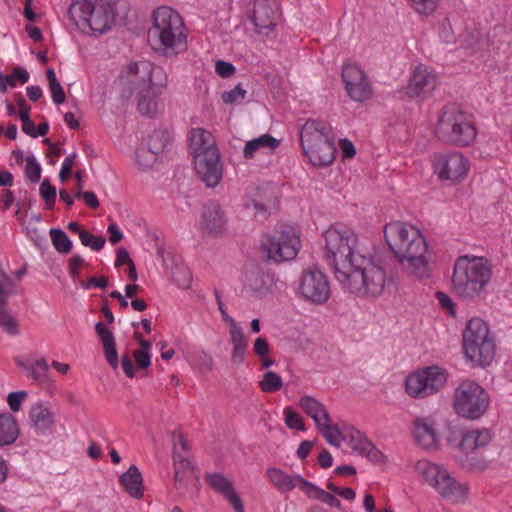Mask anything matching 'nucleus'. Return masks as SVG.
I'll return each mask as SVG.
<instances>
[{
	"mask_svg": "<svg viewBox=\"0 0 512 512\" xmlns=\"http://www.w3.org/2000/svg\"><path fill=\"white\" fill-rule=\"evenodd\" d=\"M246 94L247 91L241 84H238L233 89L223 92L221 98L225 104H240L245 99Z\"/></svg>",
	"mask_w": 512,
	"mask_h": 512,
	"instance_id": "de8ad7c7",
	"label": "nucleus"
},
{
	"mask_svg": "<svg viewBox=\"0 0 512 512\" xmlns=\"http://www.w3.org/2000/svg\"><path fill=\"white\" fill-rule=\"evenodd\" d=\"M283 386L282 378L274 371H267L259 381V388L265 393L279 391Z\"/></svg>",
	"mask_w": 512,
	"mask_h": 512,
	"instance_id": "ea45409f",
	"label": "nucleus"
},
{
	"mask_svg": "<svg viewBox=\"0 0 512 512\" xmlns=\"http://www.w3.org/2000/svg\"><path fill=\"white\" fill-rule=\"evenodd\" d=\"M27 397L26 391L11 392L7 397V403L13 412H18L23 401Z\"/></svg>",
	"mask_w": 512,
	"mask_h": 512,
	"instance_id": "864d4df0",
	"label": "nucleus"
},
{
	"mask_svg": "<svg viewBox=\"0 0 512 512\" xmlns=\"http://www.w3.org/2000/svg\"><path fill=\"white\" fill-rule=\"evenodd\" d=\"M79 238L84 246L89 247L94 251H100L104 247L106 242L104 237L95 236L86 230L80 231Z\"/></svg>",
	"mask_w": 512,
	"mask_h": 512,
	"instance_id": "49530a36",
	"label": "nucleus"
},
{
	"mask_svg": "<svg viewBox=\"0 0 512 512\" xmlns=\"http://www.w3.org/2000/svg\"><path fill=\"white\" fill-rule=\"evenodd\" d=\"M280 144V140L272 137L270 134H262L257 138L247 141L243 149V156L246 159L254 157L255 153H267L275 150Z\"/></svg>",
	"mask_w": 512,
	"mask_h": 512,
	"instance_id": "72a5a7b5",
	"label": "nucleus"
},
{
	"mask_svg": "<svg viewBox=\"0 0 512 512\" xmlns=\"http://www.w3.org/2000/svg\"><path fill=\"white\" fill-rule=\"evenodd\" d=\"M436 298H437L438 302L440 303V305L444 309H446L447 312L451 316H455V314H456L455 304H454L452 298L448 294H446L444 292H437Z\"/></svg>",
	"mask_w": 512,
	"mask_h": 512,
	"instance_id": "4d7b16f0",
	"label": "nucleus"
},
{
	"mask_svg": "<svg viewBox=\"0 0 512 512\" xmlns=\"http://www.w3.org/2000/svg\"><path fill=\"white\" fill-rule=\"evenodd\" d=\"M200 224L210 233H220L225 228L226 216L219 205L208 203L203 208Z\"/></svg>",
	"mask_w": 512,
	"mask_h": 512,
	"instance_id": "c756f323",
	"label": "nucleus"
},
{
	"mask_svg": "<svg viewBox=\"0 0 512 512\" xmlns=\"http://www.w3.org/2000/svg\"><path fill=\"white\" fill-rule=\"evenodd\" d=\"M493 268L486 257L459 256L454 263L451 277L452 292L461 300L474 302L485 295L491 282Z\"/></svg>",
	"mask_w": 512,
	"mask_h": 512,
	"instance_id": "7ed1b4c3",
	"label": "nucleus"
},
{
	"mask_svg": "<svg viewBox=\"0 0 512 512\" xmlns=\"http://www.w3.org/2000/svg\"><path fill=\"white\" fill-rule=\"evenodd\" d=\"M436 135L458 147L471 145L477 137L473 116L454 105L444 107L437 122Z\"/></svg>",
	"mask_w": 512,
	"mask_h": 512,
	"instance_id": "0eeeda50",
	"label": "nucleus"
},
{
	"mask_svg": "<svg viewBox=\"0 0 512 512\" xmlns=\"http://www.w3.org/2000/svg\"><path fill=\"white\" fill-rule=\"evenodd\" d=\"M215 70L219 76L228 78L234 74L235 67L230 62L219 60L215 64Z\"/></svg>",
	"mask_w": 512,
	"mask_h": 512,
	"instance_id": "bf43d9fd",
	"label": "nucleus"
},
{
	"mask_svg": "<svg viewBox=\"0 0 512 512\" xmlns=\"http://www.w3.org/2000/svg\"><path fill=\"white\" fill-rule=\"evenodd\" d=\"M229 341L232 345L231 362L240 366L245 362L248 349V340L241 325L229 329Z\"/></svg>",
	"mask_w": 512,
	"mask_h": 512,
	"instance_id": "7c9ffc66",
	"label": "nucleus"
},
{
	"mask_svg": "<svg viewBox=\"0 0 512 512\" xmlns=\"http://www.w3.org/2000/svg\"><path fill=\"white\" fill-rule=\"evenodd\" d=\"M300 141L305 156L313 166L333 163L337 148L331 125L323 120L309 119L301 129Z\"/></svg>",
	"mask_w": 512,
	"mask_h": 512,
	"instance_id": "39448f33",
	"label": "nucleus"
},
{
	"mask_svg": "<svg viewBox=\"0 0 512 512\" xmlns=\"http://www.w3.org/2000/svg\"><path fill=\"white\" fill-rule=\"evenodd\" d=\"M415 443L425 450H437L441 446L442 434L439 423L433 416H421L412 422Z\"/></svg>",
	"mask_w": 512,
	"mask_h": 512,
	"instance_id": "f3484780",
	"label": "nucleus"
},
{
	"mask_svg": "<svg viewBox=\"0 0 512 512\" xmlns=\"http://www.w3.org/2000/svg\"><path fill=\"white\" fill-rule=\"evenodd\" d=\"M384 236L389 248L405 271L418 278L428 276V245L417 227L394 221L386 224Z\"/></svg>",
	"mask_w": 512,
	"mask_h": 512,
	"instance_id": "f03ea898",
	"label": "nucleus"
},
{
	"mask_svg": "<svg viewBox=\"0 0 512 512\" xmlns=\"http://www.w3.org/2000/svg\"><path fill=\"white\" fill-rule=\"evenodd\" d=\"M120 483L125 491L132 497L139 499L143 496L144 485L139 469L132 465L120 476Z\"/></svg>",
	"mask_w": 512,
	"mask_h": 512,
	"instance_id": "f704fd0d",
	"label": "nucleus"
},
{
	"mask_svg": "<svg viewBox=\"0 0 512 512\" xmlns=\"http://www.w3.org/2000/svg\"><path fill=\"white\" fill-rule=\"evenodd\" d=\"M299 292L307 301L324 304L331 293L327 276L318 268L304 270L300 277Z\"/></svg>",
	"mask_w": 512,
	"mask_h": 512,
	"instance_id": "dca6fc26",
	"label": "nucleus"
},
{
	"mask_svg": "<svg viewBox=\"0 0 512 512\" xmlns=\"http://www.w3.org/2000/svg\"><path fill=\"white\" fill-rule=\"evenodd\" d=\"M253 351L258 357L269 356L271 348L267 339L264 337H257L253 342Z\"/></svg>",
	"mask_w": 512,
	"mask_h": 512,
	"instance_id": "5fc2aeb1",
	"label": "nucleus"
},
{
	"mask_svg": "<svg viewBox=\"0 0 512 512\" xmlns=\"http://www.w3.org/2000/svg\"><path fill=\"white\" fill-rule=\"evenodd\" d=\"M342 80L349 97L358 102L367 100L371 95V87L364 72L359 66L346 63L342 68Z\"/></svg>",
	"mask_w": 512,
	"mask_h": 512,
	"instance_id": "aec40b11",
	"label": "nucleus"
},
{
	"mask_svg": "<svg viewBox=\"0 0 512 512\" xmlns=\"http://www.w3.org/2000/svg\"><path fill=\"white\" fill-rule=\"evenodd\" d=\"M50 237L55 249L59 253H69L72 249V241L68 238L66 233L58 228L50 229Z\"/></svg>",
	"mask_w": 512,
	"mask_h": 512,
	"instance_id": "a19ab883",
	"label": "nucleus"
},
{
	"mask_svg": "<svg viewBox=\"0 0 512 512\" xmlns=\"http://www.w3.org/2000/svg\"><path fill=\"white\" fill-rule=\"evenodd\" d=\"M25 174L33 183H37L40 180L41 165L33 155L27 156L26 158Z\"/></svg>",
	"mask_w": 512,
	"mask_h": 512,
	"instance_id": "8fccbe9b",
	"label": "nucleus"
},
{
	"mask_svg": "<svg viewBox=\"0 0 512 512\" xmlns=\"http://www.w3.org/2000/svg\"><path fill=\"white\" fill-rule=\"evenodd\" d=\"M156 157L157 154L152 152L148 146L147 148L140 147L135 152V161L142 169L150 168L156 161Z\"/></svg>",
	"mask_w": 512,
	"mask_h": 512,
	"instance_id": "a18cd8bd",
	"label": "nucleus"
},
{
	"mask_svg": "<svg viewBox=\"0 0 512 512\" xmlns=\"http://www.w3.org/2000/svg\"><path fill=\"white\" fill-rule=\"evenodd\" d=\"M165 86L151 85L148 89L136 92L133 97L137 100V108L141 115L154 117L163 109V104L158 96Z\"/></svg>",
	"mask_w": 512,
	"mask_h": 512,
	"instance_id": "bb28decb",
	"label": "nucleus"
},
{
	"mask_svg": "<svg viewBox=\"0 0 512 512\" xmlns=\"http://www.w3.org/2000/svg\"><path fill=\"white\" fill-rule=\"evenodd\" d=\"M465 357L474 365L488 366L495 356V342L487 324L478 317L471 318L463 331Z\"/></svg>",
	"mask_w": 512,
	"mask_h": 512,
	"instance_id": "1a4fd4ad",
	"label": "nucleus"
},
{
	"mask_svg": "<svg viewBox=\"0 0 512 512\" xmlns=\"http://www.w3.org/2000/svg\"><path fill=\"white\" fill-rule=\"evenodd\" d=\"M108 285V279L104 276L101 277H91L86 283L82 284V287L85 289H91L93 287L105 289Z\"/></svg>",
	"mask_w": 512,
	"mask_h": 512,
	"instance_id": "e2e57ef3",
	"label": "nucleus"
},
{
	"mask_svg": "<svg viewBox=\"0 0 512 512\" xmlns=\"http://www.w3.org/2000/svg\"><path fill=\"white\" fill-rule=\"evenodd\" d=\"M269 277L261 272L251 273L248 278V288L258 294H264L268 289Z\"/></svg>",
	"mask_w": 512,
	"mask_h": 512,
	"instance_id": "79ce46f5",
	"label": "nucleus"
},
{
	"mask_svg": "<svg viewBox=\"0 0 512 512\" xmlns=\"http://www.w3.org/2000/svg\"><path fill=\"white\" fill-rule=\"evenodd\" d=\"M206 481L216 492L223 495L226 501L233 507L235 512H244V505L236 493L232 482L221 473H207Z\"/></svg>",
	"mask_w": 512,
	"mask_h": 512,
	"instance_id": "a878e982",
	"label": "nucleus"
},
{
	"mask_svg": "<svg viewBox=\"0 0 512 512\" xmlns=\"http://www.w3.org/2000/svg\"><path fill=\"white\" fill-rule=\"evenodd\" d=\"M299 407L313 420L319 433L329 444H336L337 425L332 423L326 406L310 395H303L298 401Z\"/></svg>",
	"mask_w": 512,
	"mask_h": 512,
	"instance_id": "2eb2a0df",
	"label": "nucleus"
},
{
	"mask_svg": "<svg viewBox=\"0 0 512 512\" xmlns=\"http://www.w3.org/2000/svg\"><path fill=\"white\" fill-rule=\"evenodd\" d=\"M432 166L440 180L458 183L467 177L470 160L459 151H443L434 155Z\"/></svg>",
	"mask_w": 512,
	"mask_h": 512,
	"instance_id": "4468645a",
	"label": "nucleus"
},
{
	"mask_svg": "<svg viewBox=\"0 0 512 512\" xmlns=\"http://www.w3.org/2000/svg\"><path fill=\"white\" fill-rule=\"evenodd\" d=\"M69 15L78 27H88L94 32L104 33L114 23V3L112 0H74L70 5Z\"/></svg>",
	"mask_w": 512,
	"mask_h": 512,
	"instance_id": "6e6552de",
	"label": "nucleus"
},
{
	"mask_svg": "<svg viewBox=\"0 0 512 512\" xmlns=\"http://www.w3.org/2000/svg\"><path fill=\"white\" fill-rule=\"evenodd\" d=\"M215 298H216V301H217V304H218V310L222 316V320L228 324V327L229 329L232 328V327H235L237 325H240L238 322H236V320L234 318H232L231 316H229V314L227 313L226 311V308L221 300V295L218 291H215Z\"/></svg>",
	"mask_w": 512,
	"mask_h": 512,
	"instance_id": "6e6d98bb",
	"label": "nucleus"
},
{
	"mask_svg": "<svg viewBox=\"0 0 512 512\" xmlns=\"http://www.w3.org/2000/svg\"><path fill=\"white\" fill-rule=\"evenodd\" d=\"M39 192L47 208H52L56 201L57 193L55 187L50 184L49 180L45 179L42 181Z\"/></svg>",
	"mask_w": 512,
	"mask_h": 512,
	"instance_id": "3c124183",
	"label": "nucleus"
},
{
	"mask_svg": "<svg viewBox=\"0 0 512 512\" xmlns=\"http://www.w3.org/2000/svg\"><path fill=\"white\" fill-rule=\"evenodd\" d=\"M107 231L109 233V241L112 244H117L118 242H120L122 240L123 233L120 231V229L117 226V224H115V223L110 224L108 226Z\"/></svg>",
	"mask_w": 512,
	"mask_h": 512,
	"instance_id": "774afa93",
	"label": "nucleus"
},
{
	"mask_svg": "<svg viewBox=\"0 0 512 512\" xmlns=\"http://www.w3.org/2000/svg\"><path fill=\"white\" fill-rule=\"evenodd\" d=\"M269 481L281 492L287 493L298 488L304 494L307 491L310 481L299 474H288L282 469L269 467L266 470Z\"/></svg>",
	"mask_w": 512,
	"mask_h": 512,
	"instance_id": "393cba45",
	"label": "nucleus"
},
{
	"mask_svg": "<svg viewBox=\"0 0 512 512\" xmlns=\"http://www.w3.org/2000/svg\"><path fill=\"white\" fill-rule=\"evenodd\" d=\"M278 3L275 0H255L251 21L258 34L268 36L278 19Z\"/></svg>",
	"mask_w": 512,
	"mask_h": 512,
	"instance_id": "4be33fe9",
	"label": "nucleus"
},
{
	"mask_svg": "<svg viewBox=\"0 0 512 512\" xmlns=\"http://www.w3.org/2000/svg\"><path fill=\"white\" fill-rule=\"evenodd\" d=\"M170 140L169 133L164 129L155 130L148 136L147 146L157 155L164 151Z\"/></svg>",
	"mask_w": 512,
	"mask_h": 512,
	"instance_id": "58836bf2",
	"label": "nucleus"
},
{
	"mask_svg": "<svg viewBox=\"0 0 512 512\" xmlns=\"http://www.w3.org/2000/svg\"><path fill=\"white\" fill-rule=\"evenodd\" d=\"M194 165L201 180L209 187H215L222 178V164L218 148L198 154L194 157Z\"/></svg>",
	"mask_w": 512,
	"mask_h": 512,
	"instance_id": "412c9836",
	"label": "nucleus"
},
{
	"mask_svg": "<svg viewBox=\"0 0 512 512\" xmlns=\"http://www.w3.org/2000/svg\"><path fill=\"white\" fill-rule=\"evenodd\" d=\"M324 240V260L343 291L362 298L382 294L386 271L365 254L359 236L351 228L331 226L325 231Z\"/></svg>",
	"mask_w": 512,
	"mask_h": 512,
	"instance_id": "f257e3e1",
	"label": "nucleus"
},
{
	"mask_svg": "<svg viewBox=\"0 0 512 512\" xmlns=\"http://www.w3.org/2000/svg\"><path fill=\"white\" fill-rule=\"evenodd\" d=\"M340 148L345 158H353L356 154L354 144L348 139L340 140Z\"/></svg>",
	"mask_w": 512,
	"mask_h": 512,
	"instance_id": "0e129e2a",
	"label": "nucleus"
},
{
	"mask_svg": "<svg viewBox=\"0 0 512 512\" xmlns=\"http://www.w3.org/2000/svg\"><path fill=\"white\" fill-rule=\"evenodd\" d=\"M20 430L16 419L9 413L0 414V447L13 444Z\"/></svg>",
	"mask_w": 512,
	"mask_h": 512,
	"instance_id": "c9c22d12",
	"label": "nucleus"
},
{
	"mask_svg": "<svg viewBox=\"0 0 512 512\" xmlns=\"http://www.w3.org/2000/svg\"><path fill=\"white\" fill-rule=\"evenodd\" d=\"M447 382V372L438 366H429L410 374L405 389L413 398H426L437 393Z\"/></svg>",
	"mask_w": 512,
	"mask_h": 512,
	"instance_id": "ddd939ff",
	"label": "nucleus"
},
{
	"mask_svg": "<svg viewBox=\"0 0 512 512\" xmlns=\"http://www.w3.org/2000/svg\"><path fill=\"white\" fill-rule=\"evenodd\" d=\"M490 403L489 394L477 382L463 380L455 389L453 408L457 415L469 420L481 418Z\"/></svg>",
	"mask_w": 512,
	"mask_h": 512,
	"instance_id": "9b49d317",
	"label": "nucleus"
},
{
	"mask_svg": "<svg viewBox=\"0 0 512 512\" xmlns=\"http://www.w3.org/2000/svg\"><path fill=\"white\" fill-rule=\"evenodd\" d=\"M16 292L15 281L0 268V327L9 336L20 333L17 318L8 309V297Z\"/></svg>",
	"mask_w": 512,
	"mask_h": 512,
	"instance_id": "a211bd4d",
	"label": "nucleus"
},
{
	"mask_svg": "<svg viewBox=\"0 0 512 512\" xmlns=\"http://www.w3.org/2000/svg\"><path fill=\"white\" fill-rule=\"evenodd\" d=\"M134 358L137 366L141 369H146L151 365V356L148 352L135 350Z\"/></svg>",
	"mask_w": 512,
	"mask_h": 512,
	"instance_id": "680f3d73",
	"label": "nucleus"
},
{
	"mask_svg": "<svg viewBox=\"0 0 512 512\" xmlns=\"http://www.w3.org/2000/svg\"><path fill=\"white\" fill-rule=\"evenodd\" d=\"M212 148H217L214 137L203 128H194L189 135V149L193 157L204 154Z\"/></svg>",
	"mask_w": 512,
	"mask_h": 512,
	"instance_id": "2f4dec72",
	"label": "nucleus"
},
{
	"mask_svg": "<svg viewBox=\"0 0 512 512\" xmlns=\"http://www.w3.org/2000/svg\"><path fill=\"white\" fill-rule=\"evenodd\" d=\"M314 445V442L313 441H309V440H304L300 443L297 451H296V455L297 457L300 459V460H304L307 458V456L309 455L312 447Z\"/></svg>",
	"mask_w": 512,
	"mask_h": 512,
	"instance_id": "69168bd1",
	"label": "nucleus"
},
{
	"mask_svg": "<svg viewBox=\"0 0 512 512\" xmlns=\"http://www.w3.org/2000/svg\"><path fill=\"white\" fill-rule=\"evenodd\" d=\"M83 264L84 259L79 255H75L69 260L68 271L74 281L79 276Z\"/></svg>",
	"mask_w": 512,
	"mask_h": 512,
	"instance_id": "052dcab7",
	"label": "nucleus"
},
{
	"mask_svg": "<svg viewBox=\"0 0 512 512\" xmlns=\"http://www.w3.org/2000/svg\"><path fill=\"white\" fill-rule=\"evenodd\" d=\"M438 85L437 75L428 67L419 65L412 74L407 86V94L410 97H427Z\"/></svg>",
	"mask_w": 512,
	"mask_h": 512,
	"instance_id": "5701e85b",
	"label": "nucleus"
},
{
	"mask_svg": "<svg viewBox=\"0 0 512 512\" xmlns=\"http://www.w3.org/2000/svg\"><path fill=\"white\" fill-rule=\"evenodd\" d=\"M95 331L101 340L107 362L116 369L119 360L113 333L101 322L96 323Z\"/></svg>",
	"mask_w": 512,
	"mask_h": 512,
	"instance_id": "473e14b6",
	"label": "nucleus"
},
{
	"mask_svg": "<svg viewBox=\"0 0 512 512\" xmlns=\"http://www.w3.org/2000/svg\"><path fill=\"white\" fill-rule=\"evenodd\" d=\"M491 440L492 434L487 428L465 430L461 433L459 448L468 455L485 448Z\"/></svg>",
	"mask_w": 512,
	"mask_h": 512,
	"instance_id": "c85d7f7f",
	"label": "nucleus"
},
{
	"mask_svg": "<svg viewBox=\"0 0 512 512\" xmlns=\"http://www.w3.org/2000/svg\"><path fill=\"white\" fill-rule=\"evenodd\" d=\"M338 435H336V444L331 446L339 448L342 442H345L354 452L378 460L382 454L375 448L371 441L358 429L344 424L341 428L337 426Z\"/></svg>",
	"mask_w": 512,
	"mask_h": 512,
	"instance_id": "6ab92c4d",
	"label": "nucleus"
},
{
	"mask_svg": "<svg viewBox=\"0 0 512 512\" xmlns=\"http://www.w3.org/2000/svg\"><path fill=\"white\" fill-rule=\"evenodd\" d=\"M148 41L152 49L166 57L184 52L187 48V30L180 14L168 6L158 7L152 15Z\"/></svg>",
	"mask_w": 512,
	"mask_h": 512,
	"instance_id": "20e7f679",
	"label": "nucleus"
},
{
	"mask_svg": "<svg viewBox=\"0 0 512 512\" xmlns=\"http://www.w3.org/2000/svg\"><path fill=\"white\" fill-rule=\"evenodd\" d=\"M301 248L300 234L289 225H282L273 234L262 240V249L268 259L275 262L293 260Z\"/></svg>",
	"mask_w": 512,
	"mask_h": 512,
	"instance_id": "f8f14e48",
	"label": "nucleus"
},
{
	"mask_svg": "<svg viewBox=\"0 0 512 512\" xmlns=\"http://www.w3.org/2000/svg\"><path fill=\"white\" fill-rule=\"evenodd\" d=\"M29 421L37 434L47 435L54 428V413L47 404L37 402L30 408Z\"/></svg>",
	"mask_w": 512,
	"mask_h": 512,
	"instance_id": "cd10ccee",
	"label": "nucleus"
},
{
	"mask_svg": "<svg viewBox=\"0 0 512 512\" xmlns=\"http://www.w3.org/2000/svg\"><path fill=\"white\" fill-rule=\"evenodd\" d=\"M414 468L417 475L444 499L451 502H461L465 499V486L455 480L445 467L427 459H421L415 463Z\"/></svg>",
	"mask_w": 512,
	"mask_h": 512,
	"instance_id": "9d476101",
	"label": "nucleus"
},
{
	"mask_svg": "<svg viewBox=\"0 0 512 512\" xmlns=\"http://www.w3.org/2000/svg\"><path fill=\"white\" fill-rule=\"evenodd\" d=\"M411 8L419 15L430 16L437 7L438 0H408Z\"/></svg>",
	"mask_w": 512,
	"mask_h": 512,
	"instance_id": "c03bdc74",
	"label": "nucleus"
},
{
	"mask_svg": "<svg viewBox=\"0 0 512 512\" xmlns=\"http://www.w3.org/2000/svg\"><path fill=\"white\" fill-rule=\"evenodd\" d=\"M16 363L19 367L27 371L28 376H30L34 381L44 383L48 380L49 365L46 359L41 358L36 362H32L29 359L18 357L16 358Z\"/></svg>",
	"mask_w": 512,
	"mask_h": 512,
	"instance_id": "e433bc0d",
	"label": "nucleus"
},
{
	"mask_svg": "<svg viewBox=\"0 0 512 512\" xmlns=\"http://www.w3.org/2000/svg\"><path fill=\"white\" fill-rule=\"evenodd\" d=\"M167 76L161 67L147 60L132 61L123 65L116 80L120 98L129 101L138 91L151 85H166Z\"/></svg>",
	"mask_w": 512,
	"mask_h": 512,
	"instance_id": "423d86ee",
	"label": "nucleus"
},
{
	"mask_svg": "<svg viewBox=\"0 0 512 512\" xmlns=\"http://www.w3.org/2000/svg\"><path fill=\"white\" fill-rule=\"evenodd\" d=\"M76 158L77 153L73 152L66 156L63 160L61 170L59 173V179L62 183L66 182L67 179L70 177Z\"/></svg>",
	"mask_w": 512,
	"mask_h": 512,
	"instance_id": "603ef678",
	"label": "nucleus"
},
{
	"mask_svg": "<svg viewBox=\"0 0 512 512\" xmlns=\"http://www.w3.org/2000/svg\"><path fill=\"white\" fill-rule=\"evenodd\" d=\"M10 75L13 76L15 82L18 81L20 84H25L29 80V73L21 66L15 67Z\"/></svg>",
	"mask_w": 512,
	"mask_h": 512,
	"instance_id": "338daca9",
	"label": "nucleus"
},
{
	"mask_svg": "<svg viewBox=\"0 0 512 512\" xmlns=\"http://www.w3.org/2000/svg\"><path fill=\"white\" fill-rule=\"evenodd\" d=\"M305 495L313 500L321 501L331 507L340 508L341 502L333 494L324 491L314 483L310 482Z\"/></svg>",
	"mask_w": 512,
	"mask_h": 512,
	"instance_id": "4c0bfd02",
	"label": "nucleus"
},
{
	"mask_svg": "<svg viewBox=\"0 0 512 512\" xmlns=\"http://www.w3.org/2000/svg\"><path fill=\"white\" fill-rule=\"evenodd\" d=\"M49 90L52 96V100L56 105L64 103L65 93L59 81L50 83Z\"/></svg>",
	"mask_w": 512,
	"mask_h": 512,
	"instance_id": "13d9d810",
	"label": "nucleus"
},
{
	"mask_svg": "<svg viewBox=\"0 0 512 512\" xmlns=\"http://www.w3.org/2000/svg\"><path fill=\"white\" fill-rule=\"evenodd\" d=\"M175 485L181 488L183 480H193V471L188 458V442L182 435L173 445Z\"/></svg>",
	"mask_w": 512,
	"mask_h": 512,
	"instance_id": "b1692460",
	"label": "nucleus"
},
{
	"mask_svg": "<svg viewBox=\"0 0 512 512\" xmlns=\"http://www.w3.org/2000/svg\"><path fill=\"white\" fill-rule=\"evenodd\" d=\"M283 415L285 425L288 428L305 431V426L302 422V418L291 407H285L283 409Z\"/></svg>",
	"mask_w": 512,
	"mask_h": 512,
	"instance_id": "09e8293b",
	"label": "nucleus"
},
{
	"mask_svg": "<svg viewBox=\"0 0 512 512\" xmlns=\"http://www.w3.org/2000/svg\"><path fill=\"white\" fill-rule=\"evenodd\" d=\"M173 281L181 289H188L191 286L192 274L185 265L176 266L172 272Z\"/></svg>",
	"mask_w": 512,
	"mask_h": 512,
	"instance_id": "37998d69",
	"label": "nucleus"
}]
</instances>
